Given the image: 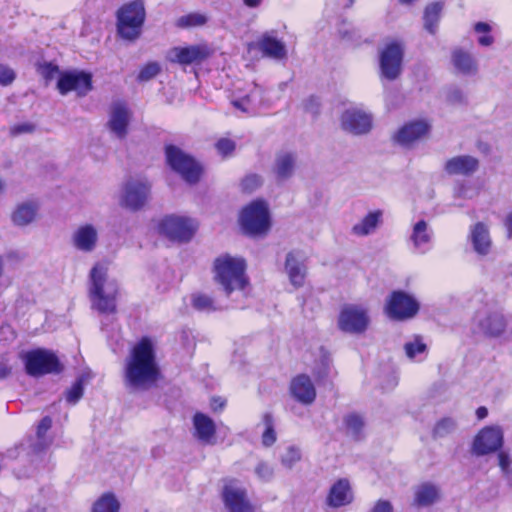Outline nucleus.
I'll return each mask as SVG.
<instances>
[{"mask_svg": "<svg viewBox=\"0 0 512 512\" xmlns=\"http://www.w3.org/2000/svg\"><path fill=\"white\" fill-rule=\"evenodd\" d=\"M160 376L156 360V343L148 337L141 338L131 349L124 366V381L127 387L147 389Z\"/></svg>", "mask_w": 512, "mask_h": 512, "instance_id": "f257e3e1", "label": "nucleus"}, {"mask_svg": "<svg viewBox=\"0 0 512 512\" xmlns=\"http://www.w3.org/2000/svg\"><path fill=\"white\" fill-rule=\"evenodd\" d=\"M246 269L244 258L222 254L213 262V280L226 296L234 292H245L250 285Z\"/></svg>", "mask_w": 512, "mask_h": 512, "instance_id": "f03ea898", "label": "nucleus"}, {"mask_svg": "<svg viewBox=\"0 0 512 512\" xmlns=\"http://www.w3.org/2000/svg\"><path fill=\"white\" fill-rule=\"evenodd\" d=\"M118 284L108 276V266L96 264L90 272L89 296L92 307L100 313H114Z\"/></svg>", "mask_w": 512, "mask_h": 512, "instance_id": "7ed1b4c3", "label": "nucleus"}, {"mask_svg": "<svg viewBox=\"0 0 512 512\" xmlns=\"http://www.w3.org/2000/svg\"><path fill=\"white\" fill-rule=\"evenodd\" d=\"M239 224L245 234L264 236L271 228L269 205L262 199L251 201L240 212Z\"/></svg>", "mask_w": 512, "mask_h": 512, "instance_id": "20e7f679", "label": "nucleus"}, {"mask_svg": "<svg viewBox=\"0 0 512 512\" xmlns=\"http://www.w3.org/2000/svg\"><path fill=\"white\" fill-rule=\"evenodd\" d=\"M118 33L127 40H135L141 34V28L145 20L144 4L136 0L122 6L117 14Z\"/></svg>", "mask_w": 512, "mask_h": 512, "instance_id": "39448f33", "label": "nucleus"}, {"mask_svg": "<svg viewBox=\"0 0 512 512\" xmlns=\"http://www.w3.org/2000/svg\"><path fill=\"white\" fill-rule=\"evenodd\" d=\"M26 372L31 376H42L45 374L60 373L63 371V364L56 354L46 349H35L21 354Z\"/></svg>", "mask_w": 512, "mask_h": 512, "instance_id": "423d86ee", "label": "nucleus"}, {"mask_svg": "<svg viewBox=\"0 0 512 512\" xmlns=\"http://www.w3.org/2000/svg\"><path fill=\"white\" fill-rule=\"evenodd\" d=\"M506 328L507 320L503 313L487 307L475 312L471 320V331L484 337H501Z\"/></svg>", "mask_w": 512, "mask_h": 512, "instance_id": "0eeeda50", "label": "nucleus"}, {"mask_svg": "<svg viewBox=\"0 0 512 512\" xmlns=\"http://www.w3.org/2000/svg\"><path fill=\"white\" fill-rule=\"evenodd\" d=\"M150 183L144 178H130L125 181L118 192L121 207L137 211L144 207L150 198Z\"/></svg>", "mask_w": 512, "mask_h": 512, "instance_id": "6e6552de", "label": "nucleus"}, {"mask_svg": "<svg viewBox=\"0 0 512 512\" xmlns=\"http://www.w3.org/2000/svg\"><path fill=\"white\" fill-rule=\"evenodd\" d=\"M199 224L194 218L185 215H169L159 223V232L178 242L190 241L197 232Z\"/></svg>", "mask_w": 512, "mask_h": 512, "instance_id": "1a4fd4ad", "label": "nucleus"}, {"mask_svg": "<svg viewBox=\"0 0 512 512\" xmlns=\"http://www.w3.org/2000/svg\"><path fill=\"white\" fill-rule=\"evenodd\" d=\"M165 154L168 165L185 181L195 183L200 179L203 172L201 165L180 148L168 145Z\"/></svg>", "mask_w": 512, "mask_h": 512, "instance_id": "9d476101", "label": "nucleus"}, {"mask_svg": "<svg viewBox=\"0 0 512 512\" xmlns=\"http://www.w3.org/2000/svg\"><path fill=\"white\" fill-rule=\"evenodd\" d=\"M370 323L368 310L360 305L349 304L342 307L339 312L338 328L348 334L364 333Z\"/></svg>", "mask_w": 512, "mask_h": 512, "instance_id": "9b49d317", "label": "nucleus"}, {"mask_svg": "<svg viewBox=\"0 0 512 512\" xmlns=\"http://www.w3.org/2000/svg\"><path fill=\"white\" fill-rule=\"evenodd\" d=\"M419 311V302L410 294L403 291H394L387 299L385 312L389 318L395 320H408Z\"/></svg>", "mask_w": 512, "mask_h": 512, "instance_id": "f8f14e48", "label": "nucleus"}, {"mask_svg": "<svg viewBox=\"0 0 512 512\" xmlns=\"http://www.w3.org/2000/svg\"><path fill=\"white\" fill-rule=\"evenodd\" d=\"M404 48L398 41L386 43L380 51L381 76L388 80H395L402 71Z\"/></svg>", "mask_w": 512, "mask_h": 512, "instance_id": "ddd939ff", "label": "nucleus"}, {"mask_svg": "<svg viewBox=\"0 0 512 512\" xmlns=\"http://www.w3.org/2000/svg\"><path fill=\"white\" fill-rule=\"evenodd\" d=\"M222 499L229 512H255L246 488L238 480L231 479L224 484Z\"/></svg>", "mask_w": 512, "mask_h": 512, "instance_id": "4468645a", "label": "nucleus"}, {"mask_svg": "<svg viewBox=\"0 0 512 512\" xmlns=\"http://www.w3.org/2000/svg\"><path fill=\"white\" fill-rule=\"evenodd\" d=\"M504 441V433L500 426L491 425L482 428L472 442V453L484 456L498 451Z\"/></svg>", "mask_w": 512, "mask_h": 512, "instance_id": "2eb2a0df", "label": "nucleus"}, {"mask_svg": "<svg viewBox=\"0 0 512 512\" xmlns=\"http://www.w3.org/2000/svg\"><path fill=\"white\" fill-rule=\"evenodd\" d=\"M373 118L366 110L359 107H350L340 116L341 128L353 135H362L372 129Z\"/></svg>", "mask_w": 512, "mask_h": 512, "instance_id": "dca6fc26", "label": "nucleus"}, {"mask_svg": "<svg viewBox=\"0 0 512 512\" xmlns=\"http://www.w3.org/2000/svg\"><path fill=\"white\" fill-rule=\"evenodd\" d=\"M212 53L213 50L207 44L177 46L167 52L166 58L171 63L189 65L207 59Z\"/></svg>", "mask_w": 512, "mask_h": 512, "instance_id": "f3484780", "label": "nucleus"}, {"mask_svg": "<svg viewBox=\"0 0 512 512\" xmlns=\"http://www.w3.org/2000/svg\"><path fill=\"white\" fill-rule=\"evenodd\" d=\"M431 124L424 119H416L406 122L393 135V141L403 147H411L417 141L427 137Z\"/></svg>", "mask_w": 512, "mask_h": 512, "instance_id": "a211bd4d", "label": "nucleus"}, {"mask_svg": "<svg viewBox=\"0 0 512 512\" xmlns=\"http://www.w3.org/2000/svg\"><path fill=\"white\" fill-rule=\"evenodd\" d=\"M57 88L62 95L74 91L83 96L92 89V77L83 71L62 73L59 75Z\"/></svg>", "mask_w": 512, "mask_h": 512, "instance_id": "6ab92c4d", "label": "nucleus"}, {"mask_svg": "<svg viewBox=\"0 0 512 512\" xmlns=\"http://www.w3.org/2000/svg\"><path fill=\"white\" fill-rule=\"evenodd\" d=\"M41 203L37 199H27L15 205L10 214L13 226L26 228L40 219Z\"/></svg>", "mask_w": 512, "mask_h": 512, "instance_id": "aec40b11", "label": "nucleus"}, {"mask_svg": "<svg viewBox=\"0 0 512 512\" xmlns=\"http://www.w3.org/2000/svg\"><path fill=\"white\" fill-rule=\"evenodd\" d=\"M71 245L77 251L90 253L94 251L99 241V230L91 223L79 225L71 234Z\"/></svg>", "mask_w": 512, "mask_h": 512, "instance_id": "412c9836", "label": "nucleus"}, {"mask_svg": "<svg viewBox=\"0 0 512 512\" xmlns=\"http://www.w3.org/2000/svg\"><path fill=\"white\" fill-rule=\"evenodd\" d=\"M131 117V112L125 104H112L107 121L108 130L119 139L125 138L128 134Z\"/></svg>", "mask_w": 512, "mask_h": 512, "instance_id": "4be33fe9", "label": "nucleus"}, {"mask_svg": "<svg viewBox=\"0 0 512 512\" xmlns=\"http://www.w3.org/2000/svg\"><path fill=\"white\" fill-rule=\"evenodd\" d=\"M354 501V491L347 478H340L330 486L326 504L331 508H340L350 505Z\"/></svg>", "mask_w": 512, "mask_h": 512, "instance_id": "5701e85b", "label": "nucleus"}, {"mask_svg": "<svg viewBox=\"0 0 512 512\" xmlns=\"http://www.w3.org/2000/svg\"><path fill=\"white\" fill-rule=\"evenodd\" d=\"M249 50L257 49L263 56L281 60L287 56L285 43L276 38L272 33L263 34L256 42L250 43Z\"/></svg>", "mask_w": 512, "mask_h": 512, "instance_id": "b1692460", "label": "nucleus"}, {"mask_svg": "<svg viewBox=\"0 0 512 512\" xmlns=\"http://www.w3.org/2000/svg\"><path fill=\"white\" fill-rule=\"evenodd\" d=\"M292 396L300 403L309 405L316 398V389L310 377L300 374L294 377L290 384Z\"/></svg>", "mask_w": 512, "mask_h": 512, "instance_id": "393cba45", "label": "nucleus"}, {"mask_svg": "<svg viewBox=\"0 0 512 512\" xmlns=\"http://www.w3.org/2000/svg\"><path fill=\"white\" fill-rule=\"evenodd\" d=\"M469 240L474 251L478 255L485 256L490 253L492 247V239L489 228L482 222H478L471 226L469 232Z\"/></svg>", "mask_w": 512, "mask_h": 512, "instance_id": "a878e982", "label": "nucleus"}, {"mask_svg": "<svg viewBox=\"0 0 512 512\" xmlns=\"http://www.w3.org/2000/svg\"><path fill=\"white\" fill-rule=\"evenodd\" d=\"M285 272L290 283L295 288H300L304 285L306 279V266L299 254L291 252L287 255L285 261Z\"/></svg>", "mask_w": 512, "mask_h": 512, "instance_id": "bb28decb", "label": "nucleus"}, {"mask_svg": "<svg viewBox=\"0 0 512 512\" xmlns=\"http://www.w3.org/2000/svg\"><path fill=\"white\" fill-rule=\"evenodd\" d=\"M194 436L204 444H214L216 426L214 421L203 413L193 417Z\"/></svg>", "mask_w": 512, "mask_h": 512, "instance_id": "cd10ccee", "label": "nucleus"}, {"mask_svg": "<svg viewBox=\"0 0 512 512\" xmlns=\"http://www.w3.org/2000/svg\"><path fill=\"white\" fill-rule=\"evenodd\" d=\"M296 167V157L290 152H280L276 155L272 172L279 180L290 178Z\"/></svg>", "mask_w": 512, "mask_h": 512, "instance_id": "c85d7f7f", "label": "nucleus"}, {"mask_svg": "<svg viewBox=\"0 0 512 512\" xmlns=\"http://www.w3.org/2000/svg\"><path fill=\"white\" fill-rule=\"evenodd\" d=\"M383 213L380 210L370 211L352 227V233L363 237L374 233L382 223Z\"/></svg>", "mask_w": 512, "mask_h": 512, "instance_id": "c756f323", "label": "nucleus"}, {"mask_svg": "<svg viewBox=\"0 0 512 512\" xmlns=\"http://www.w3.org/2000/svg\"><path fill=\"white\" fill-rule=\"evenodd\" d=\"M478 168V160L469 155L456 156L449 159L445 164V170L449 174L468 175Z\"/></svg>", "mask_w": 512, "mask_h": 512, "instance_id": "7c9ffc66", "label": "nucleus"}, {"mask_svg": "<svg viewBox=\"0 0 512 512\" xmlns=\"http://www.w3.org/2000/svg\"><path fill=\"white\" fill-rule=\"evenodd\" d=\"M451 62L454 69L464 75H473L478 70V65L473 56L462 50L455 49L451 54Z\"/></svg>", "mask_w": 512, "mask_h": 512, "instance_id": "2f4dec72", "label": "nucleus"}, {"mask_svg": "<svg viewBox=\"0 0 512 512\" xmlns=\"http://www.w3.org/2000/svg\"><path fill=\"white\" fill-rule=\"evenodd\" d=\"M410 238L414 247L419 252L424 253L428 249L429 243L432 238V232L428 228L427 223L421 220L414 225Z\"/></svg>", "mask_w": 512, "mask_h": 512, "instance_id": "473e14b6", "label": "nucleus"}, {"mask_svg": "<svg viewBox=\"0 0 512 512\" xmlns=\"http://www.w3.org/2000/svg\"><path fill=\"white\" fill-rule=\"evenodd\" d=\"M404 351L410 360L422 361L428 354V346L421 336H413L404 344Z\"/></svg>", "mask_w": 512, "mask_h": 512, "instance_id": "72a5a7b5", "label": "nucleus"}, {"mask_svg": "<svg viewBox=\"0 0 512 512\" xmlns=\"http://www.w3.org/2000/svg\"><path fill=\"white\" fill-rule=\"evenodd\" d=\"M120 501L112 492L100 495L92 504L90 512H120Z\"/></svg>", "mask_w": 512, "mask_h": 512, "instance_id": "f704fd0d", "label": "nucleus"}, {"mask_svg": "<svg viewBox=\"0 0 512 512\" xmlns=\"http://www.w3.org/2000/svg\"><path fill=\"white\" fill-rule=\"evenodd\" d=\"M440 498L439 489L432 484H422L415 490L414 501L418 506H429Z\"/></svg>", "mask_w": 512, "mask_h": 512, "instance_id": "c9c22d12", "label": "nucleus"}, {"mask_svg": "<svg viewBox=\"0 0 512 512\" xmlns=\"http://www.w3.org/2000/svg\"><path fill=\"white\" fill-rule=\"evenodd\" d=\"M259 427L262 428L261 442L265 447L272 446L277 440L274 420L271 414L265 413Z\"/></svg>", "mask_w": 512, "mask_h": 512, "instance_id": "e433bc0d", "label": "nucleus"}, {"mask_svg": "<svg viewBox=\"0 0 512 512\" xmlns=\"http://www.w3.org/2000/svg\"><path fill=\"white\" fill-rule=\"evenodd\" d=\"M441 11L442 6L439 3H432L425 9L424 27L431 34H434L437 31Z\"/></svg>", "mask_w": 512, "mask_h": 512, "instance_id": "4c0bfd02", "label": "nucleus"}, {"mask_svg": "<svg viewBox=\"0 0 512 512\" xmlns=\"http://www.w3.org/2000/svg\"><path fill=\"white\" fill-rule=\"evenodd\" d=\"M333 372L332 360L328 354H323L317 359L312 368V373L318 381L327 379Z\"/></svg>", "mask_w": 512, "mask_h": 512, "instance_id": "58836bf2", "label": "nucleus"}, {"mask_svg": "<svg viewBox=\"0 0 512 512\" xmlns=\"http://www.w3.org/2000/svg\"><path fill=\"white\" fill-rule=\"evenodd\" d=\"M474 32L477 35V42L481 46H491L494 42V38L491 35V26L485 22H477L474 25Z\"/></svg>", "mask_w": 512, "mask_h": 512, "instance_id": "ea45409f", "label": "nucleus"}, {"mask_svg": "<svg viewBox=\"0 0 512 512\" xmlns=\"http://www.w3.org/2000/svg\"><path fill=\"white\" fill-rule=\"evenodd\" d=\"M207 22V17L201 13H190L177 19L176 25L180 28H192L202 26Z\"/></svg>", "mask_w": 512, "mask_h": 512, "instance_id": "a19ab883", "label": "nucleus"}, {"mask_svg": "<svg viewBox=\"0 0 512 512\" xmlns=\"http://www.w3.org/2000/svg\"><path fill=\"white\" fill-rule=\"evenodd\" d=\"M192 306L199 311H213L216 309L214 300L202 293L193 294L191 297Z\"/></svg>", "mask_w": 512, "mask_h": 512, "instance_id": "79ce46f5", "label": "nucleus"}, {"mask_svg": "<svg viewBox=\"0 0 512 512\" xmlns=\"http://www.w3.org/2000/svg\"><path fill=\"white\" fill-rule=\"evenodd\" d=\"M52 426V420L49 417H44L37 426V439L38 444L36 450H41L50 444V441L46 438V433Z\"/></svg>", "mask_w": 512, "mask_h": 512, "instance_id": "37998d69", "label": "nucleus"}, {"mask_svg": "<svg viewBox=\"0 0 512 512\" xmlns=\"http://www.w3.org/2000/svg\"><path fill=\"white\" fill-rule=\"evenodd\" d=\"M300 460L301 451L295 446L287 447L280 458L281 464L287 469L293 468Z\"/></svg>", "mask_w": 512, "mask_h": 512, "instance_id": "c03bdc74", "label": "nucleus"}, {"mask_svg": "<svg viewBox=\"0 0 512 512\" xmlns=\"http://www.w3.org/2000/svg\"><path fill=\"white\" fill-rule=\"evenodd\" d=\"M257 478L262 482H269L274 477V468L266 462H259L254 469Z\"/></svg>", "mask_w": 512, "mask_h": 512, "instance_id": "a18cd8bd", "label": "nucleus"}, {"mask_svg": "<svg viewBox=\"0 0 512 512\" xmlns=\"http://www.w3.org/2000/svg\"><path fill=\"white\" fill-rule=\"evenodd\" d=\"M160 71L161 67L159 63L149 62L141 68L138 74V79L140 81H149L155 76H157L160 73Z\"/></svg>", "mask_w": 512, "mask_h": 512, "instance_id": "49530a36", "label": "nucleus"}, {"mask_svg": "<svg viewBox=\"0 0 512 512\" xmlns=\"http://www.w3.org/2000/svg\"><path fill=\"white\" fill-rule=\"evenodd\" d=\"M84 377H80L67 391L66 400L70 404H75L83 395Z\"/></svg>", "mask_w": 512, "mask_h": 512, "instance_id": "de8ad7c7", "label": "nucleus"}, {"mask_svg": "<svg viewBox=\"0 0 512 512\" xmlns=\"http://www.w3.org/2000/svg\"><path fill=\"white\" fill-rule=\"evenodd\" d=\"M456 428V422L452 418H443L435 426L434 432L437 436H444Z\"/></svg>", "mask_w": 512, "mask_h": 512, "instance_id": "09e8293b", "label": "nucleus"}, {"mask_svg": "<svg viewBox=\"0 0 512 512\" xmlns=\"http://www.w3.org/2000/svg\"><path fill=\"white\" fill-rule=\"evenodd\" d=\"M345 426L349 433L356 435L360 432L361 428L363 427V420L360 416L351 414L346 416L345 420Z\"/></svg>", "mask_w": 512, "mask_h": 512, "instance_id": "8fccbe9b", "label": "nucleus"}, {"mask_svg": "<svg viewBox=\"0 0 512 512\" xmlns=\"http://www.w3.org/2000/svg\"><path fill=\"white\" fill-rule=\"evenodd\" d=\"M263 183L262 178L257 174L247 175L241 183L242 189L247 192H252L259 188Z\"/></svg>", "mask_w": 512, "mask_h": 512, "instance_id": "3c124183", "label": "nucleus"}, {"mask_svg": "<svg viewBox=\"0 0 512 512\" xmlns=\"http://www.w3.org/2000/svg\"><path fill=\"white\" fill-rule=\"evenodd\" d=\"M217 152L226 157L230 156L235 150V142L228 138H222L215 144Z\"/></svg>", "mask_w": 512, "mask_h": 512, "instance_id": "603ef678", "label": "nucleus"}, {"mask_svg": "<svg viewBox=\"0 0 512 512\" xmlns=\"http://www.w3.org/2000/svg\"><path fill=\"white\" fill-rule=\"evenodd\" d=\"M38 71L46 80H51L59 74L58 67L52 63L39 65Z\"/></svg>", "mask_w": 512, "mask_h": 512, "instance_id": "864d4df0", "label": "nucleus"}, {"mask_svg": "<svg viewBox=\"0 0 512 512\" xmlns=\"http://www.w3.org/2000/svg\"><path fill=\"white\" fill-rule=\"evenodd\" d=\"M498 460L502 472L507 477V479L512 481V463L509 456L505 453H500L498 455Z\"/></svg>", "mask_w": 512, "mask_h": 512, "instance_id": "5fc2aeb1", "label": "nucleus"}, {"mask_svg": "<svg viewBox=\"0 0 512 512\" xmlns=\"http://www.w3.org/2000/svg\"><path fill=\"white\" fill-rule=\"evenodd\" d=\"M15 79V73L14 71L5 66L0 64V85L6 86L11 84Z\"/></svg>", "mask_w": 512, "mask_h": 512, "instance_id": "6e6d98bb", "label": "nucleus"}, {"mask_svg": "<svg viewBox=\"0 0 512 512\" xmlns=\"http://www.w3.org/2000/svg\"><path fill=\"white\" fill-rule=\"evenodd\" d=\"M233 106L239 109L241 112H250L252 109L251 96H245L236 100H233Z\"/></svg>", "mask_w": 512, "mask_h": 512, "instance_id": "4d7b16f0", "label": "nucleus"}, {"mask_svg": "<svg viewBox=\"0 0 512 512\" xmlns=\"http://www.w3.org/2000/svg\"><path fill=\"white\" fill-rule=\"evenodd\" d=\"M369 512H393V506L390 501L380 499L375 502Z\"/></svg>", "mask_w": 512, "mask_h": 512, "instance_id": "13d9d810", "label": "nucleus"}, {"mask_svg": "<svg viewBox=\"0 0 512 512\" xmlns=\"http://www.w3.org/2000/svg\"><path fill=\"white\" fill-rule=\"evenodd\" d=\"M475 194V190L465 184L459 185L455 190V195L461 198H472Z\"/></svg>", "mask_w": 512, "mask_h": 512, "instance_id": "bf43d9fd", "label": "nucleus"}, {"mask_svg": "<svg viewBox=\"0 0 512 512\" xmlns=\"http://www.w3.org/2000/svg\"><path fill=\"white\" fill-rule=\"evenodd\" d=\"M226 404V401L221 397H213L210 402V408L217 412L221 411Z\"/></svg>", "mask_w": 512, "mask_h": 512, "instance_id": "052dcab7", "label": "nucleus"}, {"mask_svg": "<svg viewBox=\"0 0 512 512\" xmlns=\"http://www.w3.org/2000/svg\"><path fill=\"white\" fill-rule=\"evenodd\" d=\"M504 225L507 229L508 237L512 238V211L506 216Z\"/></svg>", "mask_w": 512, "mask_h": 512, "instance_id": "680f3d73", "label": "nucleus"}, {"mask_svg": "<svg viewBox=\"0 0 512 512\" xmlns=\"http://www.w3.org/2000/svg\"><path fill=\"white\" fill-rule=\"evenodd\" d=\"M488 415V410L486 407H479L477 410H476V416L478 419L482 420L484 418H486Z\"/></svg>", "mask_w": 512, "mask_h": 512, "instance_id": "e2e57ef3", "label": "nucleus"}, {"mask_svg": "<svg viewBox=\"0 0 512 512\" xmlns=\"http://www.w3.org/2000/svg\"><path fill=\"white\" fill-rule=\"evenodd\" d=\"M463 98H464V96L460 91H453L449 95V99L451 101H462Z\"/></svg>", "mask_w": 512, "mask_h": 512, "instance_id": "0e129e2a", "label": "nucleus"}, {"mask_svg": "<svg viewBox=\"0 0 512 512\" xmlns=\"http://www.w3.org/2000/svg\"><path fill=\"white\" fill-rule=\"evenodd\" d=\"M262 1L263 0H243L244 4L251 8L258 7Z\"/></svg>", "mask_w": 512, "mask_h": 512, "instance_id": "69168bd1", "label": "nucleus"}, {"mask_svg": "<svg viewBox=\"0 0 512 512\" xmlns=\"http://www.w3.org/2000/svg\"><path fill=\"white\" fill-rule=\"evenodd\" d=\"M9 372H10V370L7 367L1 368L0 369V378L5 377Z\"/></svg>", "mask_w": 512, "mask_h": 512, "instance_id": "338daca9", "label": "nucleus"}, {"mask_svg": "<svg viewBox=\"0 0 512 512\" xmlns=\"http://www.w3.org/2000/svg\"><path fill=\"white\" fill-rule=\"evenodd\" d=\"M5 189V183L2 179H0V194L4 191Z\"/></svg>", "mask_w": 512, "mask_h": 512, "instance_id": "774afa93", "label": "nucleus"}]
</instances>
